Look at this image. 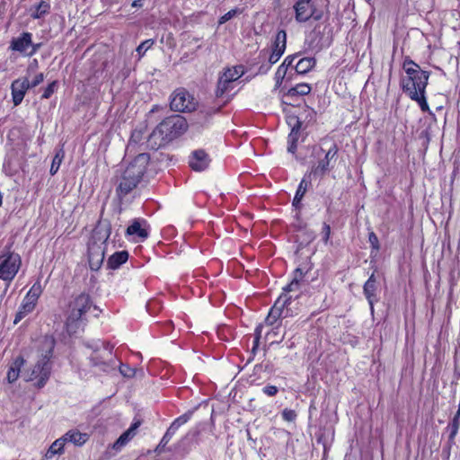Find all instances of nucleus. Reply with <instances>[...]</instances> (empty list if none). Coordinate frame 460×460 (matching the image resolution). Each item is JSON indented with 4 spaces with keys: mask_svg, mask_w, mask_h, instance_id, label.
<instances>
[{
    "mask_svg": "<svg viewBox=\"0 0 460 460\" xmlns=\"http://www.w3.org/2000/svg\"><path fill=\"white\" fill-rule=\"evenodd\" d=\"M93 308L95 317H99L102 310L93 305L89 294L82 292L69 302L65 322L66 332L72 335L83 329L87 323L86 313Z\"/></svg>",
    "mask_w": 460,
    "mask_h": 460,
    "instance_id": "1",
    "label": "nucleus"
},
{
    "mask_svg": "<svg viewBox=\"0 0 460 460\" xmlns=\"http://www.w3.org/2000/svg\"><path fill=\"white\" fill-rule=\"evenodd\" d=\"M188 129L185 118L181 115H172L163 119L152 131L148 144L153 149H159L181 137Z\"/></svg>",
    "mask_w": 460,
    "mask_h": 460,
    "instance_id": "2",
    "label": "nucleus"
},
{
    "mask_svg": "<svg viewBox=\"0 0 460 460\" xmlns=\"http://www.w3.org/2000/svg\"><path fill=\"white\" fill-rule=\"evenodd\" d=\"M149 160L148 154L141 153L127 166L117 188L119 199H122L137 186L146 171Z\"/></svg>",
    "mask_w": 460,
    "mask_h": 460,
    "instance_id": "3",
    "label": "nucleus"
},
{
    "mask_svg": "<svg viewBox=\"0 0 460 460\" xmlns=\"http://www.w3.org/2000/svg\"><path fill=\"white\" fill-rule=\"evenodd\" d=\"M339 147L336 143H332L327 150L322 146L314 145L312 146L311 156L317 161L312 164L310 175L313 177L323 178L334 166V163L338 158Z\"/></svg>",
    "mask_w": 460,
    "mask_h": 460,
    "instance_id": "4",
    "label": "nucleus"
},
{
    "mask_svg": "<svg viewBox=\"0 0 460 460\" xmlns=\"http://www.w3.org/2000/svg\"><path fill=\"white\" fill-rule=\"evenodd\" d=\"M56 341L53 336H46L43 346L46 349V354L34 366L30 380L37 379L36 385L42 388L49 380L51 373L50 358L53 354Z\"/></svg>",
    "mask_w": 460,
    "mask_h": 460,
    "instance_id": "5",
    "label": "nucleus"
},
{
    "mask_svg": "<svg viewBox=\"0 0 460 460\" xmlns=\"http://www.w3.org/2000/svg\"><path fill=\"white\" fill-rule=\"evenodd\" d=\"M429 77V73L427 71L408 68L407 77L401 80L402 89L408 95L417 97V93H425Z\"/></svg>",
    "mask_w": 460,
    "mask_h": 460,
    "instance_id": "6",
    "label": "nucleus"
},
{
    "mask_svg": "<svg viewBox=\"0 0 460 460\" xmlns=\"http://www.w3.org/2000/svg\"><path fill=\"white\" fill-rule=\"evenodd\" d=\"M295 19L304 23L313 19L320 21L323 17V11L318 9L314 0H296L293 5Z\"/></svg>",
    "mask_w": 460,
    "mask_h": 460,
    "instance_id": "7",
    "label": "nucleus"
},
{
    "mask_svg": "<svg viewBox=\"0 0 460 460\" xmlns=\"http://www.w3.org/2000/svg\"><path fill=\"white\" fill-rule=\"evenodd\" d=\"M22 264L18 253L7 252L0 255V279L11 281L14 279Z\"/></svg>",
    "mask_w": 460,
    "mask_h": 460,
    "instance_id": "8",
    "label": "nucleus"
},
{
    "mask_svg": "<svg viewBox=\"0 0 460 460\" xmlns=\"http://www.w3.org/2000/svg\"><path fill=\"white\" fill-rule=\"evenodd\" d=\"M292 299L291 296L280 295L273 306L270 308L266 319L265 323L268 326H275L279 323H282L283 319L288 316V305Z\"/></svg>",
    "mask_w": 460,
    "mask_h": 460,
    "instance_id": "9",
    "label": "nucleus"
},
{
    "mask_svg": "<svg viewBox=\"0 0 460 460\" xmlns=\"http://www.w3.org/2000/svg\"><path fill=\"white\" fill-rule=\"evenodd\" d=\"M194 97L184 88L176 89L171 97L170 108L178 112H190L196 109Z\"/></svg>",
    "mask_w": 460,
    "mask_h": 460,
    "instance_id": "10",
    "label": "nucleus"
},
{
    "mask_svg": "<svg viewBox=\"0 0 460 460\" xmlns=\"http://www.w3.org/2000/svg\"><path fill=\"white\" fill-rule=\"evenodd\" d=\"M111 233V224L108 221L99 220L92 232L88 244L105 247Z\"/></svg>",
    "mask_w": 460,
    "mask_h": 460,
    "instance_id": "11",
    "label": "nucleus"
},
{
    "mask_svg": "<svg viewBox=\"0 0 460 460\" xmlns=\"http://www.w3.org/2000/svg\"><path fill=\"white\" fill-rule=\"evenodd\" d=\"M311 270V267L309 266V263H306L305 267L300 265L297 267L293 273V279L291 282L287 285L285 288H283V293L281 295H286L288 292L296 291L298 290L303 285H307L308 281L305 280V275L308 273V271Z\"/></svg>",
    "mask_w": 460,
    "mask_h": 460,
    "instance_id": "12",
    "label": "nucleus"
},
{
    "mask_svg": "<svg viewBox=\"0 0 460 460\" xmlns=\"http://www.w3.org/2000/svg\"><path fill=\"white\" fill-rule=\"evenodd\" d=\"M378 288L379 285L377 283L376 277L375 272H373L363 286V294L369 304L372 314L374 313L375 304L379 301V297L377 296Z\"/></svg>",
    "mask_w": 460,
    "mask_h": 460,
    "instance_id": "13",
    "label": "nucleus"
},
{
    "mask_svg": "<svg viewBox=\"0 0 460 460\" xmlns=\"http://www.w3.org/2000/svg\"><path fill=\"white\" fill-rule=\"evenodd\" d=\"M29 89V79L27 77L18 78L12 83L11 90L14 106H18L22 103L24 95Z\"/></svg>",
    "mask_w": 460,
    "mask_h": 460,
    "instance_id": "14",
    "label": "nucleus"
},
{
    "mask_svg": "<svg viewBox=\"0 0 460 460\" xmlns=\"http://www.w3.org/2000/svg\"><path fill=\"white\" fill-rule=\"evenodd\" d=\"M105 247L88 244V262L92 270L97 271L104 261Z\"/></svg>",
    "mask_w": 460,
    "mask_h": 460,
    "instance_id": "15",
    "label": "nucleus"
},
{
    "mask_svg": "<svg viewBox=\"0 0 460 460\" xmlns=\"http://www.w3.org/2000/svg\"><path fill=\"white\" fill-rule=\"evenodd\" d=\"M210 159L208 154L202 150H195L190 156L189 164L192 170L200 172L205 170L209 164Z\"/></svg>",
    "mask_w": 460,
    "mask_h": 460,
    "instance_id": "16",
    "label": "nucleus"
},
{
    "mask_svg": "<svg viewBox=\"0 0 460 460\" xmlns=\"http://www.w3.org/2000/svg\"><path fill=\"white\" fill-rule=\"evenodd\" d=\"M140 420H135L129 429L123 432L119 438L113 443L112 448L120 450L135 435L137 429L141 425Z\"/></svg>",
    "mask_w": 460,
    "mask_h": 460,
    "instance_id": "17",
    "label": "nucleus"
},
{
    "mask_svg": "<svg viewBox=\"0 0 460 460\" xmlns=\"http://www.w3.org/2000/svg\"><path fill=\"white\" fill-rule=\"evenodd\" d=\"M32 35L31 32H22L19 37L13 38L10 44V49L20 53H24L26 49L32 45Z\"/></svg>",
    "mask_w": 460,
    "mask_h": 460,
    "instance_id": "18",
    "label": "nucleus"
},
{
    "mask_svg": "<svg viewBox=\"0 0 460 460\" xmlns=\"http://www.w3.org/2000/svg\"><path fill=\"white\" fill-rule=\"evenodd\" d=\"M24 363L25 359L22 356H18L13 359L6 375V379L9 384L14 383L19 378L21 368Z\"/></svg>",
    "mask_w": 460,
    "mask_h": 460,
    "instance_id": "19",
    "label": "nucleus"
},
{
    "mask_svg": "<svg viewBox=\"0 0 460 460\" xmlns=\"http://www.w3.org/2000/svg\"><path fill=\"white\" fill-rule=\"evenodd\" d=\"M460 425V410L456 412V414L454 416L452 420L448 423L447 427V431L448 432V449L455 444V438L457 435L458 429Z\"/></svg>",
    "mask_w": 460,
    "mask_h": 460,
    "instance_id": "20",
    "label": "nucleus"
},
{
    "mask_svg": "<svg viewBox=\"0 0 460 460\" xmlns=\"http://www.w3.org/2000/svg\"><path fill=\"white\" fill-rule=\"evenodd\" d=\"M286 46L287 32L284 30H279L275 36V40L271 47V52L282 56L285 52Z\"/></svg>",
    "mask_w": 460,
    "mask_h": 460,
    "instance_id": "21",
    "label": "nucleus"
},
{
    "mask_svg": "<svg viewBox=\"0 0 460 460\" xmlns=\"http://www.w3.org/2000/svg\"><path fill=\"white\" fill-rule=\"evenodd\" d=\"M128 259V252L127 251H119L111 255L107 261L108 268L111 270L119 269Z\"/></svg>",
    "mask_w": 460,
    "mask_h": 460,
    "instance_id": "22",
    "label": "nucleus"
},
{
    "mask_svg": "<svg viewBox=\"0 0 460 460\" xmlns=\"http://www.w3.org/2000/svg\"><path fill=\"white\" fill-rule=\"evenodd\" d=\"M62 438L64 439L65 443L66 441H69L75 444V446H82L88 439V436L87 434L81 433L78 430H69L62 437Z\"/></svg>",
    "mask_w": 460,
    "mask_h": 460,
    "instance_id": "23",
    "label": "nucleus"
},
{
    "mask_svg": "<svg viewBox=\"0 0 460 460\" xmlns=\"http://www.w3.org/2000/svg\"><path fill=\"white\" fill-rule=\"evenodd\" d=\"M244 73L242 66L226 68L225 72L219 76L228 83H234L238 80Z\"/></svg>",
    "mask_w": 460,
    "mask_h": 460,
    "instance_id": "24",
    "label": "nucleus"
},
{
    "mask_svg": "<svg viewBox=\"0 0 460 460\" xmlns=\"http://www.w3.org/2000/svg\"><path fill=\"white\" fill-rule=\"evenodd\" d=\"M89 359L93 367H100V370L103 372H109L111 369L114 368L113 364L104 360L102 356L97 354V350H94V353L89 358Z\"/></svg>",
    "mask_w": 460,
    "mask_h": 460,
    "instance_id": "25",
    "label": "nucleus"
},
{
    "mask_svg": "<svg viewBox=\"0 0 460 460\" xmlns=\"http://www.w3.org/2000/svg\"><path fill=\"white\" fill-rule=\"evenodd\" d=\"M50 4L49 2L42 0L39 4L31 7L30 15L32 19H40L49 13Z\"/></svg>",
    "mask_w": 460,
    "mask_h": 460,
    "instance_id": "26",
    "label": "nucleus"
},
{
    "mask_svg": "<svg viewBox=\"0 0 460 460\" xmlns=\"http://www.w3.org/2000/svg\"><path fill=\"white\" fill-rule=\"evenodd\" d=\"M126 234L128 235H137L139 238L146 240L149 233L146 228L141 226V224L138 220H134L133 223L128 226L126 230Z\"/></svg>",
    "mask_w": 460,
    "mask_h": 460,
    "instance_id": "27",
    "label": "nucleus"
},
{
    "mask_svg": "<svg viewBox=\"0 0 460 460\" xmlns=\"http://www.w3.org/2000/svg\"><path fill=\"white\" fill-rule=\"evenodd\" d=\"M316 64V60L314 58H301L295 66L296 72L297 74H305L310 71Z\"/></svg>",
    "mask_w": 460,
    "mask_h": 460,
    "instance_id": "28",
    "label": "nucleus"
},
{
    "mask_svg": "<svg viewBox=\"0 0 460 460\" xmlns=\"http://www.w3.org/2000/svg\"><path fill=\"white\" fill-rule=\"evenodd\" d=\"M233 89V84L218 78L215 95L217 99H223Z\"/></svg>",
    "mask_w": 460,
    "mask_h": 460,
    "instance_id": "29",
    "label": "nucleus"
},
{
    "mask_svg": "<svg viewBox=\"0 0 460 460\" xmlns=\"http://www.w3.org/2000/svg\"><path fill=\"white\" fill-rule=\"evenodd\" d=\"M313 175H310V173L305 174L304 176V178L302 179V181L297 188V190L296 192L293 201H301V199H303V197L307 190V187L311 184V177Z\"/></svg>",
    "mask_w": 460,
    "mask_h": 460,
    "instance_id": "30",
    "label": "nucleus"
},
{
    "mask_svg": "<svg viewBox=\"0 0 460 460\" xmlns=\"http://www.w3.org/2000/svg\"><path fill=\"white\" fill-rule=\"evenodd\" d=\"M65 442L62 437L55 440L45 454L47 459L52 458L57 454H62Z\"/></svg>",
    "mask_w": 460,
    "mask_h": 460,
    "instance_id": "31",
    "label": "nucleus"
},
{
    "mask_svg": "<svg viewBox=\"0 0 460 460\" xmlns=\"http://www.w3.org/2000/svg\"><path fill=\"white\" fill-rule=\"evenodd\" d=\"M174 434L175 433L173 431H172L170 429H167L160 443L155 447V452L157 454H162L163 452H171V448H166V445L169 443Z\"/></svg>",
    "mask_w": 460,
    "mask_h": 460,
    "instance_id": "32",
    "label": "nucleus"
},
{
    "mask_svg": "<svg viewBox=\"0 0 460 460\" xmlns=\"http://www.w3.org/2000/svg\"><path fill=\"white\" fill-rule=\"evenodd\" d=\"M311 92V86L307 84H297L288 91V96L307 95Z\"/></svg>",
    "mask_w": 460,
    "mask_h": 460,
    "instance_id": "33",
    "label": "nucleus"
},
{
    "mask_svg": "<svg viewBox=\"0 0 460 460\" xmlns=\"http://www.w3.org/2000/svg\"><path fill=\"white\" fill-rule=\"evenodd\" d=\"M193 414V410L191 411H188L187 412H185L184 414L181 415L180 417L176 418L170 425V427L168 429H170L172 431H173L174 433L176 432V430L181 426L183 425L184 423H186L190 419V417L192 416Z\"/></svg>",
    "mask_w": 460,
    "mask_h": 460,
    "instance_id": "34",
    "label": "nucleus"
},
{
    "mask_svg": "<svg viewBox=\"0 0 460 460\" xmlns=\"http://www.w3.org/2000/svg\"><path fill=\"white\" fill-rule=\"evenodd\" d=\"M301 130H295L294 128L291 129L288 137V151L289 153L294 154L297 147V141L300 137Z\"/></svg>",
    "mask_w": 460,
    "mask_h": 460,
    "instance_id": "35",
    "label": "nucleus"
},
{
    "mask_svg": "<svg viewBox=\"0 0 460 460\" xmlns=\"http://www.w3.org/2000/svg\"><path fill=\"white\" fill-rule=\"evenodd\" d=\"M409 97L412 100V101H415L418 102V104L420 105V108L422 111H428L429 112V114H432L433 113L430 111L429 110V107L428 105V102H427V100H426V96H425V93H417V97L413 96V94L411 95H409Z\"/></svg>",
    "mask_w": 460,
    "mask_h": 460,
    "instance_id": "36",
    "label": "nucleus"
},
{
    "mask_svg": "<svg viewBox=\"0 0 460 460\" xmlns=\"http://www.w3.org/2000/svg\"><path fill=\"white\" fill-rule=\"evenodd\" d=\"M63 158H64V151L62 149H59L57 152V154L55 155V156L52 160V163H51V166H50V170H49V172L51 175H54L58 172Z\"/></svg>",
    "mask_w": 460,
    "mask_h": 460,
    "instance_id": "37",
    "label": "nucleus"
},
{
    "mask_svg": "<svg viewBox=\"0 0 460 460\" xmlns=\"http://www.w3.org/2000/svg\"><path fill=\"white\" fill-rule=\"evenodd\" d=\"M280 329H281V323H279V324H277L275 326H272L271 331H270L267 333V337L270 340H271V344L275 343V342L279 343V342H280L284 339L285 332H283L281 333L279 340L275 339L281 332Z\"/></svg>",
    "mask_w": 460,
    "mask_h": 460,
    "instance_id": "38",
    "label": "nucleus"
},
{
    "mask_svg": "<svg viewBox=\"0 0 460 460\" xmlns=\"http://www.w3.org/2000/svg\"><path fill=\"white\" fill-rule=\"evenodd\" d=\"M42 293V287L40 280H37L31 289L28 291V295L30 297H32V299H36L38 301L40 296Z\"/></svg>",
    "mask_w": 460,
    "mask_h": 460,
    "instance_id": "39",
    "label": "nucleus"
},
{
    "mask_svg": "<svg viewBox=\"0 0 460 460\" xmlns=\"http://www.w3.org/2000/svg\"><path fill=\"white\" fill-rule=\"evenodd\" d=\"M287 123L291 129L294 128L295 130H301L303 125V122L296 115H288L287 117Z\"/></svg>",
    "mask_w": 460,
    "mask_h": 460,
    "instance_id": "40",
    "label": "nucleus"
},
{
    "mask_svg": "<svg viewBox=\"0 0 460 460\" xmlns=\"http://www.w3.org/2000/svg\"><path fill=\"white\" fill-rule=\"evenodd\" d=\"M58 81L51 82L44 89V92L42 93L41 98L42 99H49V98H50L51 95L58 90Z\"/></svg>",
    "mask_w": 460,
    "mask_h": 460,
    "instance_id": "41",
    "label": "nucleus"
},
{
    "mask_svg": "<svg viewBox=\"0 0 460 460\" xmlns=\"http://www.w3.org/2000/svg\"><path fill=\"white\" fill-rule=\"evenodd\" d=\"M293 207L295 208V210H296V218L297 219L298 223L297 225L294 224V226L296 228H297V230L301 231V230H304L305 228V224H303L300 220H299V213H300V210L303 207V203H298V202H296V203H292Z\"/></svg>",
    "mask_w": 460,
    "mask_h": 460,
    "instance_id": "42",
    "label": "nucleus"
},
{
    "mask_svg": "<svg viewBox=\"0 0 460 460\" xmlns=\"http://www.w3.org/2000/svg\"><path fill=\"white\" fill-rule=\"evenodd\" d=\"M368 242L370 243L372 252H378L380 250V243L377 235L373 232H369L368 234Z\"/></svg>",
    "mask_w": 460,
    "mask_h": 460,
    "instance_id": "43",
    "label": "nucleus"
},
{
    "mask_svg": "<svg viewBox=\"0 0 460 460\" xmlns=\"http://www.w3.org/2000/svg\"><path fill=\"white\" fill-rule=\"evenodd\" d=\"M287 68L284 67V66H279L275 73V81H276V86L279 87L281 84L283 79L285 78V75L287 74Z\"/></svg>",
    "mask_w": 460,
    "mask_h": 460,
    "instance_id": "44",
    "label": "nucleus"
},
{
    "mask_svg": "<svg viewBox=\"0 0 460 460\" xmlns=\"http://www.w3.org/2000/svg\"><path fill=\"white\" fill-rule=\"evenodd\" d=\"M119 372L120 374L125 377H133L136 374V369L130 367L127 364H120L119 366Z\"/></svg>",
    "mask_w": 460,
    "mask_h": 460,
    "instance_id": "45",
    "label": "nucleus"
},
{
    "mask_svg": "<svg viewBox=\"0 0 460 460\" xmlns=\"http://www.w3.org/2000/svg\"><path fill=\"white\" fill-rule=\"evenodd\" d=\"M155 43L154 40H146L143 41L137 48V52L139 54V56H143L147 49H149Z\"/></svg>",
    "mask_w": 460,
    "mask_h": 460,
    "instance_id": "46",
    "label": "nucleus"
},
{
    "mask_svg": "<svg viewBox=\"0 0 460 460\" xmlns=\"http://www.w3.org/2000/svg\"><path fill=\"white\" fill-rule=\"evenodd\" d=\"M239 13H241V10L240 9H238V8L232 9L230 11H228L226 13H225L223 16L220 17L219 23L223 24V23L228 22L233 17H234L236 14H239Z\"/></svg>",
    "mask_w": 460,
    "mask_h": 460,
    "instance_id": "47",
    "label": "nucleus"
},
{
    "mask_svg": "<svg viewBox=\"0 0 460 460\" xmlns=\"http://www.w3.org/2000/svg\"><path fill=\"white\" fill-rule=\"evenodd\" d=\"M282 418L287 421H294L296 419V412L291 409H284L282 411Z\"/></svg>",
    "mask_w": 460,
    "mask_h": 460,
    "instance_id": "48",
    "label": "nucleus"
},
{
    "mask_svg": "<svg viewBox=\"0 0 460 460\" xmlns=\"http://www.w3.org/2000/svg\"><path fill=\"white\" fill-rule=\"evenodd\" d=\"M402 68L404 69L405 73L407 74V69L411 68L412 70H421L420 66L413 62L409 58H406L403 61Z\"/></svg>",
    "mask_w": 460,
    "mask_h": 460,
    "instance_id": "49",
    "label": "nucleus"
},
{
    "mask_svg": "<svg viewBox=\"0 0 460 460\" xmlns=\"http://www.w3.org/2000/svg\"><path fill=\"white\" fill-rule=\"evenodd\" d=\"M330 235H331V226L329 224L324 222L323 225V229H322V240L325 243H327V242L330 239Z\"/></svg>",
    "mask_w": 460,
    "mask_h": 460,
    "instance_id": "50",
    "label": "nucleus"
},
{
    "mask_svg": "<svg viewBox=\"0 0 460 460\" xmlns=\"http://www.w3.org/2000/svg\"><path fill=\"white\" fill-rule=\"evenodd\" d=\"M262 328H263L262 324H259L255 329V332H254L255 337H254V341H253L252 351H254L259 346V341H260V339L261 336Z\"/></svg>",
    "mask_w": 460,
    "mask_h": 460,
    "instance_id": "51",
    "label": "nucleus"
},
{
    "mask_svg": "<svg viewBox=\"0 0 460 460\" xmlns=\"http://www.w3.org/2000/svg\"><path fill=\"white\" fill-rule=\"evenodd\" d=\"M420 138L423 139V146H428L430 141V129L429 128H425L420 133Z\"/></svg>",
    "mask_w": 460,
    "mask_h": 460,
    "instance_id": "52",
    "label": "nucleus"
},
{
    "mask_svg": "<svg viewBox=\"0 0 460 460\" xmlns=\"http://www.w3.org/2000/svg\"><path fill=\"white\" fill-rule=\"evenodd\" d=\"M44 81V75L43 73H40L38 74L34 79L30 82L29 81V88H34L36 86H38L39 84H40L42 82Z\"/></svg>",
    "mask_w": 460,
    "mask_h": 460,
    "instance_id": "53",
    "label": "nucleus"
},
{
    "mask_svg": "<svg viewBox=\"0 0 460 460\" xmlns=\"http://www.w3.org/2000/svg\"><path fill=\"white\" fill-rule=\"evenodd\" d=\"M262 391L268 396H274V395H276L278 394L279 389L275 385H268L263 387Z\"/></svg>",
    "mask_w": 460,
    "mask_h": 460,
    "instance_id": "54",
    "label": "nucleus"
},
{
    "mask_svg": "<svg viewBox=\"0 0 460 460\" xmlns=\"http://www.w3.org/2000/svg\"><path fill=\"white\" fill-rule=\"evenodd\" d=\"M34 308L35 307L33 305H31V303L22 302L19 309L28 314L29 313L32 312Z\"/></svg>",
    "mask_w": 460,
    "mask_h": 460,
    "instance_id": "55",
    "label": "nucleus"
},
{
    "mask_svg": "<svg viewBox=\"0 0 460 460\" xmlns=\"http://www.w3.org/2000/svg\"><path fill=\"white\" fill-rule=\"evenodd\" d=\"M270 68H271V66L268 62L265 64H262L260 66V67L258 69V74H261V75L267 74Z\"/></svg>",
    "mask_w": 460,
    "mask_h": 460,
    "instance_id": "56",
    "label": "nucleus"
},
{
    "mask_svg": "<svg viewBox=\"0 0 460 460\" xmlns=\"http://www.w3.org/2000/svg\"><path fill=\"white\" fill-rule=\"evenodd\" d=\"M280 58L281 56L278 55L277 53L271 52L268 58V63L270 64V66H272L273 64L277 63Z\"/></svg>",
    "mask_w": 460,
    "mask_h": 460,
    "instance_id": "57",
    "label": "nucleus"
},
{
    "mask_svg": "<svg viewBox=\"0 0 460 460\" xmlns=\"http://www.w3.org/2000/svg\"><path fill=\"white\" fill-rule=\"evenodd\" d=\"M295 58L296 57L294 56H288L284 59L283 63L280 66H284V67L288 69V67L292 66Z\"/></svg>",
    "mask_w": 460,
    "mask_h": 460,
    "instance_id": "58",
    "label": "nucleus"
},
{
    "mask_svg": "<svg viewBox=\"0 0 460 460\" xmlns=\"http://www.w3.org/2000/svg\"><path fill=\"white\" fill-rule=\"evenodd\" d=\"M25 315H27L24 312L21 311L19 309V311L16 313V315H15V318H14V323H17L18 322H20L23 317H25Z\"/></svg>",
    "mask_w": 460,
    "mask_h": 460,
    "instance_id": "59",
    "label": "nucleus"
},
{
    "mask_svg": "<svg viewBox=\"0 0 460 460\" xmlns=\"http://www.w3.org/2000/svg\"><path fill=\"white\" fill-rule=\"evenodd\" d=\"M40 46H41L40 43H38V44H33L32 43V45H31V50L28 54V56H30V57L33 56L40 49Z\"/></svg>",
    "mask_w": 460,
    "mask_h": 460,
    "instance_id": "60",
    "label": "nucleus"
},
{
    "mask_svg": "<svg viewBox=\"0 0 460 460\" xmlns=\"http://www.w3.org/2000/svg\"><path fill=\"white\" fill-rule=\"evenodd\" d=\"M305 236H306V238H305V241L307 243H309L310 242H312V241L314 239V237H315V235H314V232H305Z\"/></svg>",
    "mask_w": 460,
    "mask_h": 460,
    "instance_id": "61",
    "label": "nucleus"
},
{
    "mask_svg": "<svg viewBox=\"0 0 460 460\" xmlns=\"http://www.w3.org/2000/svg\"><path fill=\"white\" fill-rule=\"evenodd\" d=\"M132 7H142L144 5V0H134L132 2Z\"/></svg>",
    "mask_w": 460,
    "mask_h": 460,
    "instance_id": "62",
    "label": "nucleus"
},
{
    "mask_svg": "<svg viewBox=\"0 0 460 460\" xmlns=\"http://www.w3.org/2000/svg\"><path fill=\"white\" fill-rule=\"evenodd\" d=\"M23 302L31 303V305H33L34 307L36 306L37 304V300L32 299V297H30L28 294L26 295Z\"/></svg>",
    "mask_w": 460,
    "mask_h": 460,
    "instance_id": "63",
    "label": "nucleus"
},
{
    "mask_svg": "<svg viewBox=\"0 0 460 460\" xmlns=\"http://www.w3.org/2000/svg\"><path fill=\"white\" fill-rule=\"evenodd\" d=\"M160 110H163V108H162V107H160V106H158V105H155V106H153V108L151 109L150 113L157 112V111H159Z\"/></svg>",
    "mask_w": 460,
    "mask_h": 460,
    "instance_id": "64",
    "label": "nucleus"
}]
</instances>
